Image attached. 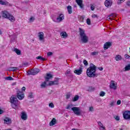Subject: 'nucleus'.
<instances>
[{"label": "nucleus", "mask_w": 130, "mask_h": 130, "mask_svg": "<svg viewBox=\"0 0 130 130\" xmlns=\"http://www.w3.org/2000/svg\"><path fill=\"white\" fill-rule=\"evenodd\" d=\"M96 66L92 63H90V67L87 69L86 71L87 77H89V78L95 77L96 74L95 73H96Z\"/></svg>", "instance_id": "f257e3e1"}, {"label": "nucleus", "mask_w": 130, "mask_h": 130, "mask_svg": "<svg viewBox=\"0 0 130 130\" xmlns=\"http://www.w3.org/2000/svg\"><path fill=\"white\" fill-rule=\"evenodd\" d=\"M10 102L11 103L12 107L14 109H18L20 104H21V103L18 100L17 96L15 95H12L11 96Z\"/></svg>", "instance_id": "f03ea898"}, {"label": "nucleus", "mask_w": 130, "mask_h": 130, "mask_svg": "<svg viewBox=\"0 0 130 130\" xmlns=\"http://www.w3.org/2000/svg\"><path fill=\"white\" fill-rule=\"evenodd\" d=\"M1 14L3 18L8 19V20H10L11 22H15V21H16L15 17L7 11H3L1 12Z\"/></svg>", "instance_id": "7ed1b4c3"}, {"label": "nucleus", "mask_w": 130, "mask_h": 130, "mask_svg": "<svg viewBox=\"0 0 130 130\" xmlns=\"http://www.w3.org/2000/svg\"><path fill=\"white\" fill-rule=\"evenodd\" d=\"M79 35L82 43H87L89 40V38L85 33V30L82 28H79Z\"/></svg>", "instance_id": "20e7f679"}, {"label": "nucleus", "mask_w": 130, "mask_h": 130, "mask_svg": "<svg viewBox=\"0 0 130 130\" xmlns=\"http://www.w3.org/2000/svg\"><path fill=\"white\" fill-rule=\"evenodd\" d=\"M39 72H40V70L39 69L30 70L27 72V75L28 76L37 75Z\"/></svg>", "instance_id": "39448f33"}, {"label": "nucleus", "mask_w": 130, "mask_h": 130, "mask_svg": "<svg viewBox=\"0 0 130 130\" xmlns=\"http://www.w3.org/2000/svg\"><path fill=\"white\" fill-rule=\"evenodd\" d=\"M16 97H17L19 100H23V99H24V97H25L24 92L20 91L19 90H17Z\"/></svg>", "instance_id": "423d86ee"}, {"label": "nucleus", "mask_w": 130, "mask_h": 130, "mask_svg": "<svg viewBox=\"0 0 130 130\" xmlns=\"http://www.w3.org/2000/svg\"><path fill=\"white\" fill-rule=\"evenodd\" d=\"M71 110L73 111L74 114H76V115H81V110H80L79 107H74L71 108Z\"/></svg>", "instance_id": "0eeeda50"}, {"label": "nucleus", "mask_w": 130, "mask_h": 130, "mask_svg": "<svg viewBox=\"0 0 130 130\" xmlns=\"http://www.w3.org/2000/svg\"><path fill=\"white\" fill-rule=\"evenodd\" d=\"M63 20H64V15L63 14H60L56 18V21L53 20L54 22H57V23H60Z\"/></svg>", "instance_id": "6e6552de"}, {"label": "nucleus", "mask_w": 130, "mask_h": 130, "mask_svg": "<svg viewBox=\"0 0 130 130\" xmlns=\"http://www.w3.org/2000/svg\"><path fill=\"white\" fill-rule=\"evenodd\" d=\"M123 116L124 119L128 120L130 119V111H125L123 113Z\"/></svg>", "instance_id": "1a4fd4ad"}, {"label": "nucleus", "mask_w": 130, "mask_h": 130, "mask_svg": "<svg viewBox=\"0 0 130 130\" xmlns=\"http://www.w3.org/2000/svg\"><path fill=\"white\" fill-rule=\"evenodd\" d=\"M110 88H111V89H113V90H116V89H117V84L115 83V82L112 80Z\"/></svg>", "instance_id": "9d476101"}, {"label": "nucleus", "mask_w": 130, "mask_h": 130, "mask_svg": "<svg viewBox=\"0 0 130 130\" xmlns=\"http://www.w3.org/2000/svg\"><path fill=\"white\" fill-rule=\"evenodd\" d=\"M78 6H79L80 9H84V4H83V0H76Z\"/></svg>", "instance_id": "9b49d317"}, {"label": "nucleus", "mask_w": 130, "mask_h": 130, "mask_svg": "<svg viewBox=\"0 0 130 130\" xmlns=\"http://www.w3.org/2000/svg\"><path fill=\"white\" fill-rule=\"evenodd\" d=\"M112 5V0H106L105 2V6L107 7V8H109V7H111Z\"/></svg>", "instance_id": "f8f14e48"}, {"label": "nucleus", "mask_w": 130, "mask_h": 130, "mask_svg": "<svg viewBox=\"0 0 130 130\" xmlns=\"http://www.w3.org/2000/svg\"><path fill=\"white\" fill-rule=\"evenodd\" d=\"M110 46H111V43L110 42L105 43L104 45V50H107V49H109Z\"/></svg>", "instance_id": "ddd939ff"}, {"label": "nucleus", "mask_w": 130, "mask_h": 130, "mask_svg": "<svg viewBox=\"0 0 130 130\" xmlns=\"http://www.w3.org/2000/svg\"><path fill=\"white\" fill-rule=\"evenodd\" d=\"M38 37L39 38V40L42 41V40H44V33L42 31H40L38 33Z\"/></svg>", "instance_id": "4468645a"}, {"label": "nucleus", "mask_w": 130, "mask_h": 130, "mask_svg": "<svg viewBox=\"0 0 130 130\" xmlns=\"http://www.w3.org/2000/svg\"><path fill=\"white\" fill-rule=\"evenodd\" d=\"M21 118L23 120H27L28 116H27L26 112H23L21 113Z\"/></svg>", "instance_id": "2eb2a0df"}, {"label": "nucleus", "mask_w": 130, "mask_h": 130, "mask_svg": "<svg viewBox=\"0 0 130 130\" xmlns=\"http://www.w3.org/2000/svg\"><path fill=\"white\" fill-rule=\"evenodd\" d=\"M53 78V76L52 75L49 73H47L46 75V77H45V80L46 82H48L50 79H52Z\"/></svg>", "instance_id": "dca6fc26"}, {"label": "nucleus", "mask_w": 130, "mask_h": 130, "mask_svg": "<svg viewBox=\"0 0 130 130\" xmlns=\"http://www.w3.org/2000/svg\"><path fill=\"white\" fill-rule=\"evenodd\" d=\"M83 72V70H82V68H80L79 70H75L74 71V73L76 75H80Z\"/></svg>", "instance_id": "f3484780"}, {"label": "nucleus", "mask_w": 130, "mask_h": 130, "mask_svg": "<svg viewBox=\"0 0 130 130\" xmlns=\"http://www.w3.org/2000/svg\"><path fill=\"white\" fill-rule=\"evenodd\" d=\"M98 124L100 126L99 127L100 130H106L105 128V126L103 125V124L100 121L98 122Z\"/></svg>", "instance_id": "a211bd4d"}, {"label": "nucleus", "mask_w": 130, "mask_h": 130, "mask_svg": "<svg viewBox=\"0 0 130 130\" xmlns=\"http://www.w3.org/2000/svg\"><path fill=\"white\" fill-rule=\"evenodd\" d=\"M4 123H6V124H10V123H12V121L11 120V119L6 117L4 119Z\"/></svg>", "instance_id": "6ab92c4d"}, {"label": "nucleus", "mask_w": 130, "mask_h": 130, "mask_svg": "<svg viewBox=\"0 0 130 130\" xmlns=\"http://www.w3.org/2000/svg\"><path fill=\"white\" fill-rule=\"evenodd\" d=\"M62 38H67L68 37V34L66 31H62L60 34Z\"/></svg>", "instance_id": "aec40b11"}, {"label": "nucleus", "mask_w": 130, "mask_h": 130, "mask_svg": "<svg viewBox=\"0 0 130 130\" xmlns=\"http://www.w3.org/2000/svg\"><path fill=\"white\" fill-rule=\"evenodd\" d=\"M116 14L112 13L111 15H110L109 17H107V19H109V20H112V18H116Z\"/></svg>", "instance_id": "412c9836"}, {"label": "nucleus", "mask_w": 130, "mask_h": 130, "mask_svg": "<svg viewBox=\"0 0 130 130\" xmlns=\"http://www.w3.org/2000/svg\"><path fill=\"white\" fill-rule=\"evenodd\" d=\"M56 122V120L55 118H53L52 120L50 122L49 125L50 126H53V125H54Z\"/></svg>", "instance_id": "4be33fe9"}, {"label": "nucleus", "mask_w": 130, "mask_h": 130, "mask_svg": "<svg viewBox=\"0 0 130 130\" xmlns=\"http://www.w3.org/2000/svg\"><path fill=\"white\" fill-rule=\"evenodd\" d=\"M115 59L116 60V61H119V60H121V59H122V57H121L120 55H117L115 56Z\"/></svg>", "instance_id": "5701e85b"}, {"label": "nucleus", "mask_w": 130, "mask_h": 130, "mask_svg": "<svg viewBox=\"0 0 130 130\" xmlns=\"http://www.w3.org/2000/svg\"><path fill=\"white\" fill-rule=\"evenodd\" d=\"M9 71L10 72H15V71H18V68L17 67H11L9 68Z\"/></svg>", "instance_id": "b1692460"}, {"label": "nucleus", "mask_w": 130, "mask_h": 130, "mask_svg": "<svg viewBox=\"0 0 130 130\" xmlns=\"http://www.w3.org/2000/svg\"><path fill=\"white\" fill-rule=\"evenodd\" d=\"M58 81H59V78H55L54 81H53L54 85H58Z\"/></svg>", "instance_id": "393cba45"}, {"label": "nucleus", "mask_w": 130, "mask_h": 130, "mask_svg": "<svg viewBox=\"0 0 130 130\" xmlns=\"http://www.w3.org/2000/svg\"><path fill=\"white\" fill-rule=\"evenodd\" d=\"M36 58L37 59H40V60H42L43 61H45V60H47V59H46V58H43L41 56H39L37 57Z\"/></svg>", "instance_id": "a878e982"}, {"label": "nucleus", "mask_w": 130, "mask_h": 130, "mask_svg": "<svg viewBox=\"0 0 130 130\" xmlns=\"http://www.w3.org/2000/svg\"><path fill=\"white\" fill-rule=\"evenodd\" d=\"M67 10H68L69 14H72L73 13V11H72V6H68L67 7Z\"/></svg>", "instance_id": "bb28decb"}, {"label": "nucleus", "mask_w": 130, "mask_h": 130, "mask_svg": "<svg viewBox=\"0 0 130 130\" xmlns=\"http://www.w3.org/2000/svg\"><path fill=\"white\" fill-rule=\"evenodd\" d=\"M14 51L16 52V53L18 55H21V53H22V52H21V50H20L17 48L15 49Z\"/></svg>", "instance_id": "cd10ccee"}, {"label": "nucleus", "mask_w": 130, "mask_h": 130, "mask_svg": "<svg viewBox=\"0 0 130 130\" xmlns=\"http://www.w3.org/2000/svg\"><path fill=\"white\" fill-rule=\"evenodd\" d=\"M5 79L7 81H13L14 80V78H13L11 76H8V77H5Z\"/></svg>", "instance_id": "c85d7f7f"}, {"label": "nucleus", "mask_w": 130, "mask_h": 130, "mask_svg": "<svg viewBox=\"0 0 130 130\" xmlns=\"http://www.w3.org/2000/svg\"><path fill=\"white\" fill-rule=\"evenodd\" d=\"M124 69H125L124 72H127V71H129L130 70V64L125 66Z\"/></svg>", "instance_id": "c756f323"}, {"label": "nucleus", "mask_w": 130, "mask_h": 130, "mask_svg": "<svg viewBox=\"0 0 130 130\" xmlns=\"http://www.w3.org/2000/svg\"><path fill=\"white\" fill-rule=\"evenodd\" d=\"M78 100H79V95H76L74 96V98L73 99V101L75 102L76 101H78Z\"/></svg>", "instance_id": "7c9ffc66"}, {"label": "nucleus", "mask_w": 130, "mask_h": 130, "mask_svg": "<svg viewBox=\"0 0 130 130\" xmlns=\"http://www.w3.org/2000/svg\"><path fill=\"white\" fill-rule=\"evenodd\" d=\"M41 88H45L46 87V82L42 83L41 85Z\"/></svg>", "instance_id": "2f4dec72"}, {"label": "nucleus", "mask_w": 130, "mask_h": 130, "mask_svg": "<svg viewBox=\"0 0 130 130\" xmlns=\"http://www.w3.org/2000/svg\"><path fill=\"white\" fill-rule=\"evenodd\" d=\"M79 20L80 22H84V17L82 16H80L79 17Z\"/></svg>", "instance_id": "473e14b6"}, {"label": "nucleus", "mask_w": 130, "mask_h": 130, "mask_svg": "<svg viewBox=\"0 0 130 130\" xmlns=\"http://www.w3.org/2000/svg\"><path fill=\"white\" fill-rule=\"evenodd\" d=\"M86 23L88 25H91V20L90 19V18L87 19Z\"/></svg>", "instance_id": "72a5a7b5"}, {"label": "nucleus", "mask_w": 130, "mask_h": 130, "mask_svg": "<svg viewBox=\"0 0 130 130\" xmlns=\"http://www.w3.org/2000/svg\"><path fill=\"white\" fill-rule=\"evenodd\" d=\"M99 52H92L90 54L91 55L94 56V55H98Z\"/></svg>", "instance_id": "f704fd0d"}, {"label": "nucleus", "mask_w": 130, "mask_h": 130, "mask_svg": "<svg viewBox=\"0 0 130 130\" xmlns=\"http://www.w3.org/2000/svg\"><path fill=\"white\" fill-rule=\"evenodd\" d=\"M125 1V0H118L117 4L120 5L121 4H122V3H124Z\"/></svg>", "instance_id": "c9c22d12"}, {"label": "nucleus", "mask_w": 130, "mask_h": 130, "mask_svg": "<svg viewBox=\"0 0 130 130\" xmlns=\"http://www.w3.org/2000/svg\"><path fill=\"white\" fill-rule=\"evenodd\" d=\"M8 3L6 2L2 1V0H0V5H7Z\"/></svg>", "instance_id": "e433bc0d"}, {"label": "nucleus", "mask_w": 130, "mask_h": 130, "mask_svg": "<svg viewBox=\"0 0 130 130\" xmlns=\"http://www.w3.org/2000/svg\"><path fill=\"white\" fill-rule=\"evenodd\" d=\"M28 97L30 99L33 98V93L32 92H30L28 95Z\"/></svg>", "instance_id": "4c0bfd02"}, {"label": "nucleus", "mask_w": 130, "mask_h": 130, "mask_svg": "<svg viewBox=\"0 0 130 130\" xmlns=\"http://www.w3.org/2000/svg\"><path fill=\"white\" fill-rule=\"evenodd\" d=\"M49 107H51V108H54V105H53V103H50L49 105Z\"/></svg>", "instance_id": "58836bf2"}, {"label": "nucleus", "mask_w": 130, "mask_h": 130, "mask_svg": "<svg viewBox=\"0 0 130 130\" xmlns=\"http://www.w3.org/2000/svg\"><path fill=\"white\" fill-rule=\"evenodd\" d=\"M83 63L84 64V66H88V64H89V63H88V61L86 60H83Z\"/></svg>", "instance_id": "ea45409f"}, {"label": "nucleus", "mask_w": 130, "mask_h": 130, "mask_svg": "<svg viewBox=\"0 0 130 130\" xmlns=\"http://www.w3.org/2000/svg\"><path fill=\"white\" fill-rule=\"evenodd\" d=\"M66 76H68V75H71V70H68L66 73Z\"/></svg>", "instance_id": "a19ab883"}, {"label": "nucleus", "mask_w": 130, "mask_h": 130, "mask_svg": "<svg viewBox=\"0 0 130 130\" xmlns=\"http://www.w3.org/2000/svg\"><path fill=\"white\" fill-rule=\"evenodd\" d=\"M105 95V92L104 91H101L100 93V96L103 97Z\"/></svg>", "instance_id": "79ce46f5"}, {"label": "nucleus", "mask_w": 130, "mask_h": 130, "mask_svg": "<svg viewBox=\"0 0 130 130\" xmlns=\"http://www.w3.org/2000/svg\"><path fill=\"white\" fill-rule=\"evenodd\" d=\"M49 86H53V85H54L53 84V81H50L49 83Z\"/></svg>", "instance_id": "37998d69"}, {"label": "nucleus", "mask_w": 130, "mask_h": 130, "mask_svg": "<svg viewBox=\"0 0 130 130\" xmlns=\"http://www.w3.org/2000/svg\"><path fill=\"white\" fill-rule=\"evenodd\" d=\"M125 58H129L130 56L127 54H125L124 55Z\"/></svg>", "instance_id": "c03bdc74"}, {"label": "nucleus", "mask_w": 130, "mask_h": 130, "mask_svg": "<svg viewBox=\"0 0 130 130\" xmlns=\"http://www.w3.org/2000/svg\"><path fill=\"white\" fill-rule=\"evenodd\" d=\"M90 9L91 10V11H94V10H95V7L93 5H92L90 7Z\"/></svg>", "instance_id": "a18cd8bd"}, {"label": "nucleus", "mask_w": 130, "mask_h": 130, "mask_svg": "<svg viewBox=\"0 0 130 130\" xmlns=\"http://www.w3.org/2000/svg\"><path fill=\"white\" fill-rule=\"evenodd\" d=\"M121 103V101L120 100L117 101V105H120Z\"/></svg>", "instance_id": "49530a36"}, {"label": "nucleus", "mask_w": 130, "mask_h": 130, "mask_svg": "<svg viewBox=\"0 0 130 130\" xmlns=\"http://www.w3.org/2000/svg\"><path fill=\"white\" fill-rule=\"evenodd\" d=\"M47 55H48V56H50V55H52V52H48Z\"/></svg>", "instance_id": "de8ad7c7"}, {"label": "nucleus", "mask_w": 130, "mask_h": 130, "mask_svg": "<svg viewBox=\"0 0 130 130\" xmlns=\"http://www.w3.org/2000/svg\"><path fill=\"white\" fill-rule=\"evenodd\" d=\"M92 18H98V16H97V15H95V14H93L92 15Z\"/></svg>", "instance_id": "09e8293b"}, {"label": "nucleus", "mask_w": 130, "mask_h": 130, "mask_svg": "<svg viewBox=\"0 0 130 130\" xmlns=\"http://www.w3.org/2000/svg\"><path fill=\"white\" fill-rule=\"evenodd\" d=\"M34 20H35V19H34V18L32 17L29 19L30 22H33Z\"/></svg>", "instance_id": "8fccbe9b"}, {"label": "nucleus", "mask_w": 130, "mask_h": 130, "mask_svg": "<svg viewBox=\"0 0 130 130\" xmlns=\"http://www.w3.org/2000/svg\"><path fill=\"white\" fill-rule=\"evenodd\" d=\"M70 97H71V95H70V94H67L66 95L67 99H70Z\"/></svg>", "instance_id": "3c124183"}, {"label": "nucleus", "mask_w": 130, "mask_h": 130, "mask_svg": "<svg viewBox=\"0 0 130 130\" xmlns=\"http://www.w3.org/2000/svg\"><path fill=\"white\" fill-rule=\"evenodd\" d=\"M71 105H68L67 107H66V109H71Z\"/></svg>", "instance_id": "603ef678"}, {"label": "nucleus", "mask_w": 130, "mask_h": 130, "mask_svg": "<svg viewBox=\"0 0 130 130\" xmlns=\"http://www.w3.org/2000/svg\"><path fill=\"white\" fill-rule=\"evenodd\" d=\"M110 105L111 106H114V102H111L110 103Z\"/></svg>", "instance_id": "864d4df0"}, {"label": "nucleus", "mask_w": 130, "mask_h": 130, "mask_svg": "<svg viewBox=\"0 0 130 130\" xmlns=\"http://www.w3.org/2000/svg\"><path fill=\"white\" fill-rule=\"evenodd\" d=\"M94 110V108L93 107H89V111H93Z\"/></svg>", "instance_id": "5fc2aeb1"}, {"label": "nucleus", "mask_w": 130, "mask_h": 130, "mask_svg": "<svg viewBox=\"0 0 130 130\" xmlns=\"http://www.w3.org/2000/svg\"><path fill=\"white\" fill-rule=\"evenodd\" d=\"M115 118L116 119V120H119V117L118 116H115Z\"/></svg>", "instance_id": "6e6d98bb"}, {"label": "nucleus", "mask_w": 130, "mask_h": 130, "mask_svg": "<svg viewBox=\"0 0 130 130\" xmlns=\"http://www.w3.org/2000/svg\"><path fill=\"white\" fill-rule=\"evenodd\" d=\"M126 5H127V6H128V7H130V1H128V2H127Z\"/></svg>", "instance_id": "4d7b16f0"}, {"label": "nucleus", "mask_w": 130, "mask_h": 130, "mask_svg": "<svg viewBox=\"0 0 130 130\" xmlns=\"http://www.w3.org/2000/svg\"><path fill=\"white\" fill-rule=\"evenodd\" d=\"M28 63L27 62H25L23 63V66H24V67H28Z\"/></svg>", "instance_id": "13d9d810"}, {"label": "nucleus", "mask_w": 130, "mask_h": 130, "mask_svg": "<svg viewBox=\"0 0 130 130\" xmlns=\"http://www.w3.org/2000/svg\"><path fill=\"white\" fill-rule=\"evenodd\" d=\"M4 113V111L2 109H0V115L3 114Z\"/></svg>", "instance_id": "bf43d9fd"}, {"label": "nucleus", "mask_w": 130, "mask_h": 130, "mask_svg": "<svg viewBox=\"0 0 130 130\" xmlns=\"http://www.w3.org/2000/svg\"><path fill=\"white\" fill-rule=\"evenodd\" d=\"M26 90V87H22V91H25Z\"/></svg>", "instance_id": "052dcab7"}, {"label": "nucleus", "mask_w": 130, "mask_h": 130, "mask_svg": "<svg viewBox=\"0 0 130 130\" xmlns=\"http://www.w3.org/2000/svg\"><path fill=\"white\" fill-rule=\"evenodd\" d=\"M99 70L100 71H103V68H102V67L99 68Z\"/></svg>", "instance_id": "680f3d73"}, {"label": "nucleus", "mask_w": 130, "mask_h": 130, "mask_svg": "<svg viewBox=\"0 0 130 130\" xmlns=\"http://www.w3.org/2000/svg\"><path fill=\"white\" fill-rule=\"evenodd\" d=\"M71 130H79V129H76V128H72Z\"/></svg>", "instance_id": "e2e57ef3"}, {"label": "nucleus", "mask_w": 130, "mask_h": 130, "mask_svg": "<svg viewBox=\"0 0 130 130\" xmlns=\"http://www.w3.org/2000/svg\"><path fill=\"white\" fill-rule=\"evenodd\" d=\"M1 34H2V31H0V35H1Z\"/></svg>", "instance_id": "0e129e2a"}, {"label": "nucleus", "mask_w": 130, "mask_h": 130, "mask_svg": "<svg viewBox=\"0 0 130 130\" xmlns=\"http://www.w3.org/2000/svg\"><path fill=\"white\" fill-rule=\"evenodd\" d=\"M1 18H2V16H0V19H1Z\"/></svg>", "instance_id": "69168bd1"}]
</instances>
